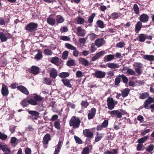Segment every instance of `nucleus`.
I'll return each mask as SVG.
<instances>
[{
	"label": "nucleus",
	"instance_id": "obj_1",
	"mask_svg": "<svg viewBox=\"0 0 154 154\" xmlns=\"http://www.w3.org/2000/svg\"><path fill=\"white\" fill-rule=\"evenodd\" d=\"M80 122V121L79 118L73 116L69 121V125L70 126H72L73 128H77L79 127Z\"/></svg>",
	"mask_w": 154,
	"mask_h": 154
},
{
	"label": "nucleus",
	"instance_id": "obj_34",
	"mask_svg": "<svg viewBox=\"0 0 154 154\" xmlns=\"http://www.w3.org/2000/svg\"><path fill=\"white\" fill-rule=\"evenodd\" d=\"M148 136H146L143 137H142L138 140L139 143L142 144V143H144L148 139Z\"/></svg>",
	"mask_w": 154,
	"mask_h": 154
},
{
	"label": "nucleus",
	"instance_id": "obj_29",
	"mask_svg": "<svg viewBox=\"0 0 154 154\" xmlns=\"http://www.w3.org/2000/svg\"><path fill=\"white\" fill-rule=\"evenodd\" d=\"M108 67L111 68H117L119 67V66L117 63H109L107 64Z\"/></svg>",
	"mask_w": 154,
	"mask_h": 154
},
{
	"label": "nucleus",
	"instance_id": "obj_44",
	"mask_svg": "<svg viewBox=\"0 0 154 154\" xmlns=\"http://www.w3.org/2000/svg\"><path fill=\"white\" fill-rule=\"evenodd\" d=\"M89 150L88 148L85 147L83 149L81 154H89Z\"/></svg>",
	"mask_w": 154,
	"mask_h": 154
},
{
	"label": "nucleus",
	"instance_id": "obj_15",
	"mask_svg": "<svg viewBox=\"0 0 154 154\" xmlns=\"http://www.w3.org/2000/svg\"><path fill=\"white\" fill-rule=\"evenodd\" d=\"M108 113L111 115H115L117 118H120L122 117L121 113L118 110L109 111Z\"/></svg>",
	"mask_w": 154,
	"mask_h": 154
},
{
	"label": "nucleus",
	"instance_id": "obj_55",
	"mask_svg": "<svg viewBox=\"0 0 154 154\" xmlns=\"http://www.w3.org/2000/svg\"><path fill=\"white\" fill-rule=\"evenodd\" d=\"M127 73L130 75H134L135 74L134 71L131 69H128L127 70Z\"/></svg>",
	"mask_w": 154,
	"mask_h": 154
},
{
	"label": "nucleus",
	"instance_id": "obj_61",
	"mask_svg": "<svg viewBox=\"0 0 154 154\" xmlns=\"http://www.w3.org/2000/svg\"><path fill=\"white\" fill-rule=\"evenodd\" d=\"M125 45V44L123 42H120L116 44V46L119 48H122L123 46Z\"/></svg>",
	"mask_w": 154,
	"mask_h": 154
},
{
	"label": "nucleus",
	"instance_id": "obj_11",
	"mask_svg": "<svg viewBox=\"0 0 154 154\" xmlns=\"http://www.w3.org/2000/svg\"><path fill=\"white\" fill-rule=\"evenodd\" d=\"M106 75L105 72L101 71H97L95 72L94 73L95 76L99 78H104Z\"/></svg>",
	"mask_w": 154,
	"mask_h": 154
},
{
	"label": "nucleus",
	"instance_id": "obj_64",
	"mask_svg": "<svg viewBox=\"0 0 154 154\" xmlns=\"http://www.w3.org/2000/svg\"><path fill=\"white\" fill-rule=\"evenodd\" d=\"M154 148V146L153 145L150 144L146 149V150L148 152H150L152 151Z\"/></svg>",
	"mask_w": 154,
	"mask_h": 154
},
{
	"label": "nucleus",
	"instance_id": "obj_39",
	"mask_svg": "<svg viewBox=\"0 0 154 154\" xmlns=\"http://www.w3.org/2000/svg\"><path fill=\"white\" fill-rule=\"evenodd\" d=\"M59 61V58L56 57H53L51 61V62L56 65H57Z\"/></svg>",
	"mask_w": 154,
	"mask_h": 154
},
{
	"label": "nucleus",
	"instance_id": "obj_48",
	"mask_svg": "<svg viewBox=\"0 0 154 154\" xmlns=\"http://www.w3.org/2000/svg\"><path fill=\"white\" fill-rule=\"evenodd\" d=\"M74 137L76 143L79 144H81L82 143V140L80 139V138L75 135L74 136Z\"/></svg>",
	"mask_w": 154,
	"mask_h": 154
},
{
	"label": "nucleus",
	"instance_id": "obj_23",
	"mask_svg": "<svg viewBox=\"0 0 154 154\" xmlns=\"http://www.w3.org/2000/svg\"><path fill=\"white\" fill-rule=\"evenodd\" d=\"M130 90L128 88H125L121 92V95L122 97L124 98L126 97L129 94Z\"/></svg>",
	"mask_w": 154,
	"mask_h": 154
},
{
	"label": "nucleus",
	"instance_id": "obj_59",
	"mask_svg": "<svg viewBox=\"0 0 154 154\" xmlns=\"http://www.w3.org/2000/svg\"><path fill=\"white\" fill-rule=\"evenodd\" d=\"M102 134H97L96 137L95 139V141L97 142L100 140L102 138Z\"/></svg>",
	"mask_w": 154,
	"mask_h": 154
},
{
	"label": "nucleus",
	"instance_id": "obj_3",
	"mask_svg": "<svg viewBox=\"0 0 154 154\" xmlns=\"http://www.w3.org/2000/svg\"><path fill=\"white\" fill-rule=\"evenodd\" d=\"M34 100L32 98L29 99V103L32 105H36L37 104V101H41L43 99V98L38 95H35L34 97Z\"/></svg>",
	"mask_w": 154,
	"mask_h": 154
},
{
	"label": "nucleus",
	"instance_id": "obj_27",
	"mask_svg": "<svg viewBox=\"0 0 154 154\" xmlns=\"http://www.w3.org/2000/svg\"><path fill=\"white\" fill-rule=\"evenodd\" d=\"M142 26V23L140 21L137 22L135 26V32L138 33L141 29Z\"/></svg>",
	"mask_w": 154,
	"mask_h": 154
},
{
	"label": "nucleus",
	"instance_id": "obj_57",
	"mask_svg": "<svg viewBox=\"0 0 154 154\" xmlns=\"http://www.w3.org/2000/svg\"><path fill=\"white\" fill-rule=\"evenodd\" d=\"M7 138V135L0 132V139L2 140H5Z\"/></svg>",
	"mask_w": 154,
	"mask_h": 154
},
{
	"label": "nucleus",
	"instance_id": "obj_43",
	"mask_svg": "<svg viewBox=\"0 0 154 154\" xmlns=\"http://www.w3.org/2000/svg\"><path fill=\"white\" fill-rule=\"evenodd\" d=\"M121 75H118L116 78L115 83V85H118L120 82L121 81Z\"/></svg>",
	"mask_w": 154,
	"mask_h": 154
},
{
	"label": "nucleus",
	"instance_id": "obj_47",
	"mask_svg": "<svg viewBox=\"0 0 154 154\" xmlns=\"http://www.w3.org/2000/svg\"><path fill=\"white\" fill-rule=\"evenodd\" d=\"M133 66L135 67H137L138 68H141L143 66V65L140 63L135 62L133 65Z\"/></svg>",
	"mask_w": 154,
	"mask_h": 154
},
{
	"label": "nucleus",
	"instance_id": "obj_42",
	"mask_svg": "<svg viewBox=\"0 0 154 154\" xmlns=\"http://www.w3.org/2000/svg\"><path fill=\"white\" fill-rule=\"evenodd\" d=\"M119 15L118 13L114 12L111 14L110 18L113 20L116 19L119 17Z\"/></svg>",
	"mask_w": 154,
	"mask_h": 154
},
{
	"label": "nucleus",
	"instance_id": "obj_17",
	"mask_svg": "<svg viewBox=\"0 0 154 154\" xmlns=\"http://www.w3.org/2000/svg\"><path fill=\"white\" fill-rule=\"evenodd\" d=\"M29 113L32 116V119H36L39 117V113L35 111H29Z\"/></svg>",
	"mask_w": 154,
	"mask_h": 154
},
{
	"label": "nucleus",
	"instance_id": "obj_53",
	"mask_svg": "<svg viewBox=\"0 0 154 154\" xmlns=\"http://www.w3.org/2000/svg\"><path fill=\"white\" fill-rule=\"evenodd\" d=\"M42 54L41 52L39 51L35 55V58L37 60H39L42 57Z\"/></svg>",
	"mask_w": 154,
	"mask_h": 154
},
{
	"label": "nucleus",
	"instance_id": "obj_45",
	"mask_svg": "<svg viewBox=\"0 0 154 154\" xmlns=\"http://www.w3.org/2000/svg\"><path fill=\"white\" fill-rule=\"evenodd\" d=\"M95 14L94 13H93L92 15L89 17L88 19V22L89 23H91L93 22V20L95 16Z\"/></svg>",
	"mask_w": 154,
	"mask_h": 154
},
{
	"label": "nucleus",
	"instance_id": "obj_5",
	"mask_svg": "<svg viewBox=\"0 0 154 154\" xmlns=\"http://www.w3.org/2000/svg\"><path fill=\"white\" fill-rule=\"evenodd\" d=\"M106 42L103 38H98L95 42V45L98 47H100L105 44Z\"/></svg>",
	"mask_w": 154,
	"mask_h": 154
},
{
	"label": "nucleus",
	"instance_id": "obj_31",
	"mask_svg": "<svg viewBox=\"0 0 154 154\" xmlns=\"http://www.w3.org/2000/svg\"><path fill=\"white\" fill-rule=\"evenodd\" d=\"M149 94L147 92L143 93L140 94L139 98L141 99H144L148 97Z\"/></svg>",
	"mask_w": 154,
	"mask_h": 154
},
{
	"label": "nucleus",
	"instance_id": "obj_46",
	"mask_svg": "<svg viewBox=\"0 0 154 154\" xmlns=\"http://www.w3.org/2000/svg\"><path fill=\"white\" fill-rule=\"evenodd\" d=\"M60 125L59 122L56 121L54 122V126L58 130H60Z\"/></svg>",
	"mask_w": 154,
	"mask_h": 154
},
{
	"label": "nucleus",
	"instance_id": "obj_14",
	"mask_svg": "<svg viewBox=\"0 0 154 154\" xmlns=\"http://www.w3.org/2000/svg\"><path fill=\"white\" fill-rule=\"evenodd\" d=\"M17 88L22 93L28 95L29 94V92L27 90V89L25 87L22 85L17 86Z\"/></svg>",
	"mask_w": 154,
	"mask_h": 154
},
{
	"label": "nucleus",
	"instance_id": "obj_25",
	"mask_svg": "<svg viewBox=\"0 0 154 154\" xmlns=\"http://www.w3.org/2000/svg\"><path fill=\"white\" fill-rule=\"evenodd\" d=\"M47 22L49 24L53 26L55 23V20L54 19L49 17L47 18Z\"/></svg>",
	"mask_w": 154,
	"mask_h": 154
},
{
	"label": "nucleus",
	"instance_id": "obj_4",
	"mask_svg": "<svg viewBox=\"0 0 154 154\" xmlns=\"http://www.w3.org/2000/svg\"><path fill=\"white\" fill-rule=\"evenodd\" d=\"M115 103L117 104V102L114 101L112 98H110L109 97L107 98V106L109 109L112 110L114 108L115 106Z\"/></svg>",
	"mask_w": 154,
	"mask_h": 154
},
{
	"label": "nucleus",
	"instance_id": "obj_24",
	"mask_svg": "<svg viewBox=\"0 0 154 154\" xmlns=\"http://www.w3.org/2000/svg\"><path fill=\"white\" fill-rule=\"evenodd\" d=\"M96 36V35L94 33L90 32L87 35L86 37L87 39H88L91 41H93L95 39Z\"/></svg>",
	"mask_w": 154,
	"mask_h": 154
},
{
	"label": "nucleus",
	"instance_id": "obj_32",
	"mask_svg": "<svg viewBox=\"0 0 154 154\" xmlns=\"http://www.w3.org/2000/svg\"><path fill=\"white\" fill-rule=\"evenodd\" d=\"M146 38V34H141L139 36V41L141 42H144Z\"/></svg>",
	"mask_w": 154,
	"mask_h": 154
},
{
	"label": "nucleus",
	"instance_id": "obj_52",
	"mask_svg": "<svg viewBox=\"0 0 154 154\" xmlns=\"http://www.w3.org/2000/svg\"><path fill=\"white\" fill-rule=\"evenodd\" d=\"M45 54L47 55H51L52 54V51L48 49H45L44 51Z\"/></svg>",
	"mask_w": 154,
	"mask_h": 154
},
{
	"label": "nucleus",
	"instance_id": "obj_30",
	"mask_svg": "<svg viewBox=\"0 0 154 154\" xmlns=\"http://www.w3.org/2000/svg\"><path fill=\"white\" fill-rule=\"evenodd\" d=\"M56 20L57 23H63L64 19L62 17L59 15L56 16Z\"/></svg>",
	"mask_w": 154,
	"mask_h": 154
},
{
	"label": "nucleus",
	"instance_id": "obj_26",
	"mask_svg": "<svg viewBox=\"0 0 154 154\" xmlns=\"http://www.w3.org/2000/svg\"><path fill=\"white\" fill-rule=\"evenodd\" d=\"M57 76V74L56 70L54 68H52L51 71L50 76L54 79Z\"/></svg>",
	"mask_w": 154,
	"mask_h": 154
},
{
	"label": "nucleus",
	"instance_id": "obj_6",
	"mask_svg": "<svg viewBox=\"0 0 154 154\" xmlns=\"http://www.w3.org/2000/svg\"><path fill=\"white\" fill-rule=\"evenodd\" d=\"M77 34L78 36H84L86 34V31L81 26L77 27Z\"/></svg>",
	"mask_w": 154,
	"mask_h": 154
},
{
	"label": "nucleus",
	"instance_id": "obj_12",
	"mask_svg": "<svg viewBox=\"0 0 154 154\" xmlns=\"http://www.w3.org/2000/svg\"><path fill=\"white\" fill-rule=\"evenodd\" d=\"M105 53L104 51H100L96 54V55L94 56L92 58V61H94L99 58V57L103 55Z\"/></svg>",
	"mask_w": 154,
	"mask_h": 154
},
{
	"label": "nucleus",
	"instance_id": "obj_33",
	"mask_svg": "<svg viewBox=\"0 0 154 154\" xmlns=\"http://www.w3.org/2000/svg\"><path fill=\"white\" fill-rule=\"evenodd\" d=\"M0 39L1 41L2 42H5L7 39L5 35L2 32L0 33Z\"/></svg>",
	"mask_w": 154,
	"mask_h": 154
},
{
	"label": "nucleus",
	"instance_id": "obj_10",
	"mask_svg": "<svg viewBox=\"0 0 154 154\" xmlns=\"http://www.w3.org/2000/svg\"><path fill=\"white\" fill-rule=\"evenodd\" d=\"M63 142L59 140L58 144L55 146V150L54 154H59Z\"/></svg>",
	"mask_w": 154,
	"mask_h": 154
},
{
	"label": "nucleus",
	"instance_id": "obj_40",
	"mask_svg": "<svg viewBox=\"0 0 154 154\" xmlns=\"http://www.w3.org/2000/svg\"><path fill=\"white\" fill-rule=\"evenodd\" d=\"M85 20L81 17H78L77 18V22L79 24H82L85 22Z\"/></svg>",
	"mask_w": 154,
	"mask_h": 154
},
{
	"label": "nucleus",
	"instance_id": "obj_41",
	"mask_svg": "<svg viewBox=\"0 0 154 154\" xmlns=\"http://www.w3.org/2000/svg\"><path fill=\"white\" fill-rule=\"evenodd\" d=\"M133 9H134V10L135 13L136 14H139V8L138 5L137 4H134V5Z\"/></svg>",
	"mask_w": 154,
	"mask_h": 154
},
{
	"label": "nucleus",
	"instance_id": "obj_20",
	"mask_svg": "<svg viewBox=\"0 0 154 154\" xmlns=\"http://www.w3.org/2000/svg\"><path fill=\"white\" fill-rule=\"evenodd\" d=\"M83 134L85 136L89 138H91L93 136L92 132L87 129L83 130Z\"/></svg>",
	"mask_w": 154,
	"mask_h": 154
},
{
	"label": "nucleus",
	"instance_id": "obj_38",
	"mask_svg": "<svg viewBox=\"0 0 154 154\" xmlns=\"http://www.w3.org/2000/svg\"><path fill=\"white\" fill-rule=\"evenodd\" d=\"M97 24L98 26L101 28H103L104 27V25L103 22L100 20H98L97 22Z\"/></svg>",
	"mask_w": 154,
	"mask_h": 154
},
{
	"label": "nucleus",
	"instance_id": "obj_16",
	"mask_svg": "<svg viewBox=\"0 0 154 154\" xmlns=\"http://www.w3.org/2000/svg\"><path fill=\"white\" fill-rule=\"evenodd\" d=\"M96 113V109L94 108H92L89 111L88 115V119H91L94 117Z\"/></svg>",
	"mask_w": 154,
	"mask_h": 154
},
{
	"label": "nucleus",
	"instance_id": "obj_60",
	"mask_svg": "<svg viewBox=\"0 0 154 154\" xmlns=\"http://www.w3.org/2000/svg\"><path fill=\"white\" fill-rule=\"evenodd\" d=\"M73 54L74 56L75 57H77L79 56V52L77 50L76 48H75V49L73 50Z\"/></svg>",
	"mask_w": 154,
	"mask_h": 154
},
{
	"label": "nucleus",
	"instance_id": "obj_35",
	"mask_svg": "<svg viewBox=\"0 0 154 154\" xmlns=\"http://www.w3.org/2000/svg\"><path fill=\"white\" fill-rule=\"evenodd\" d=\"M69 75V74L67 72H62L59 74L60 77L62 78H65L68 77Z\"/></svg>",
	"mask_w": 154,
	"mask_h": 154
},
{
	"label": "nucleus",
	"instance_id": "obj_28",
	"mask_svg": "<svg viewBox=\"0 0 154 154\" xmlns=\"http://www.w3.org/2000/svg\"><path fill=\"white\" fill-rule=\"evenodd\" d=\"M62 81L64 85L69 88H71V84L70 83L69 80L66 79H62Z\"/></svg>",
	"mask_w": 154,
	"mask_h": 154
},
{
	"label": "nucleus",
	"instance_id": "obj_56",
	"mask_svg": "<svg viewBox=\"0 0 154 154\" xmlns=\"http://www.w3.org/2000/svg\"><path fill=\"white\" fill-rule=\"evenodd\" d=\"M121 78L122 79L123 82L124 83H126L128 81V79L124 75H121Z\"/></svg>",
	"mask_w": 154,
	"mask_h": 154
},
{
	"label": "nucleus",
	"instance_id": "obj_37",
	"mask_svg": "<svg viewBox=\"0 0 154 154\" xmlns=\"http://www.w3.org/2000/svg\"><path fill=\"white\" fill-rule=\"evenodd\" d=\"M29 104V100L26 99L23 100L21 103V105L23 107L26 106Z\"/></svg>",
	"mask_w": 154,
	"mask_h": 154
},
{
	"label": "nucleus",
	"instance_id": "obj_49",
	"mask_svg": "<svg viewBox=\"0 0 154 154\" xmlns=\"http://www.w3.org/2000/svg\"><path fill=\"white\" fill-rule=\"evenodd\" d=\"M145 101L150 104L152 103H154V100L152 98L149 97Z\"/></svg>",
	"mask_w": 154,
	"mask_h": 154
},
{
	"label": "nucleus",
	"instance_id": "obj_36",
	"mask_svg": "<svg viewBox=\"0 0 154 154\" xmlns=\"http://www.w3.org/2000/svg\"><path fill=\"white\" fill-rule=\"evenodd\" d=\"M65 46L67 49L72 50H74L75 48L73 45L69 43H66L65 44Z\"/></svg>",
	"mask_w": 154,
	"mask_h": 154
},
{
	"label": "nucleus",
	"instance_id": "obj_62",
	"mask_svg": "<svg viewBox=\"0 0 154 154\" xmlns=\"http://www.w3.org/2000/svg\"><path fill=\"white\" fill-rule=\"evenodd\" d=\"M81 104L82 106L84 108H86L89 105L88 103L86 101H82Z\"/></svg>",
	"mask_w": 154,
	"mask_h": 154
},
{
	"label": "nucleus",
	"instance_id": "obj_19",
	"mask_svg": "<svg viewBox=\"0 0 154 154\" xmlns=\"http://www.w3.org/2000/svg\"><path fill=\"white\" fill-rule=\"evenodd\" d=\"M143 58L146 60L150 61H154V56L151 55H143Z\"/></svg>",
	"mask_w": 154,
	"mask_h": 154
},
{
	"label": "nucleus",
	"instance_id": "obj_13",
	"mask_svg": "<svg viewBox=\"0 0 154 154\" xmlns=\"http://www.w3.org/2000/svg\"><path fill=\"white\" fill-rule=\"evenodd\" d=\"M105 53L104 51H100L96 54V55L94 56L92 58V61H94L99 58V57L103 55Z\"/></svg>",
	"mask_w": 154,
	"mask_h": 154
},
{
	"label": "nucleus",
	"instance_id": "obj_50",
	"mask_svg": "<svg viewBox=\"0 0 154 154\" xmlns=\"http://www.w3.org/2000/svg\"><path fill=\"white\" fill-rule=\"evenodd\" d=\"M1 149L4 152H9L10 150L8 149L6 145L1 146V147H0Z\"/></svg>",
	"mask_w": 154,
	"mask_h": 154
},
{
	"label": "nucleus",
	"instance_id": "obj_63",
	"mask_svg": "<svg viewBox=\"0 0 154 154\" xmlns=\"http://www.w3.org/2000/svg\"><path fill=\"white\" fill-rule=\"evenodd\" d=\"M24 152L25 154H31V150L30 148L28 147L25 149Z\"/></svg>",
	"mask_w": 154,
	"mask_h": 154
},
{
	"label": "nucleus",
	"instance_id": "obj_8",
	"mask_svg": "<svg viewBox=\"0 0 154 154\" xmlns=\"http://www.w3.org/2000/svg\"><path fill=\"white\" fill-rule=\"evenodd\" d=\"M149 18V17L147 15L143 14L140 16L139 20L141 22L146 23L148 21Z\"/></svg>",
	"mask_w": 154,
	"mask_h": 154
},
{
	"label": "nucleus",
	"instance_id": "obj_21",
	"mask_svg": "<svg viewBox=\"0 0 154 154\" xmlns=\"http://www.w3.org/2000/svg\"><path fill=\"white\" fill-rule=\"evenodd\" d=\"M51 140L50 135L49 134H46L43 139V143L44 144H47L48 143L49 140Z\"/></svg>",
	"mask_w": 154,
	"mask_h": 154
},
{
	"label": "nucleus",
	"instance_id": "obj_58",
	"mask_svg": "<svg viewBox=\"0 0 154 154\" xmlns=\"http://www.w3.org/2000/svg\"><path fill=\"white\" fill-rule=\"evenodd\" d=\"M150 131V129H147L141 132V134L143 136H144L147 133H148Z\"/></svg>",
	"mask_w": 154,
	"mask_h": 154
},
{
	"label": "nucleus",
	"instance_id": "obj_9",
	"mask_svg": "<svg viewBox=\"0 0 154 154\" xmlns=\"http://www.w3.org/2000/svg\"><path fill=\"white\" fill-rule=\"evenodd\" d=\"M30 72L34 75H36L38 73L39 68L35 66H32L29 69Z\"/></svg>",
	"mask_w": 154,
	"mask_h": 154
},
{
	"label": "nucleus",
	"instance_id": "obj_54",
	"mask_svg": "<svg viewBox=\"0 0 154 154\" xmlns=\"http://www.w3.org/2000/svg\"><path fill=\"white\" fill-rule=\"evenodd\" d=\"M75 60H71L67 63V64L69 66H73L75 65Z\"/></svg>",
	"mask_w": 154,
	"mask_h": 154
},
{
	"label": "nucleus",
	"instance_id": "obj_22",
	"mask_svg": "<svg viewBox=\"0 0 154 154\" xmlns=\"http://www.w3.org/2000/svg\"><path fill=\"white\" fill-rule=\"evenodd\" d=\"M79 60L80 63L85 66H87L89 64L88 61L84 58L82 57L80 58Z\"/></svg>",
	"mask_w": 154,
	"mask_h": 154
},
{
	"label": "nucleus",
	"instance_id": "obj_7",
	"mask_svg": "<svg viewBox=\"0 0 154 154\" xmlns=\"http://www.w3.org/2000/svg\"><path fill=\"white\" fill-rule=\"evenodd\" d=\"M1 93L4 96H7L9 94V91L7 86L4 84L2 85Z\"/></svg>",
	"mask_w": 154,
	"mask_h": 154
},
{
	"label": "nucleus",
	"instance_id": "obj_2",
	"mask_svg": "<svg viewBox=\"0 0 154 154\" xmlns=\"http://www.w3.org/2000/svg\"><path fill=\"white\" fill-rule=\"evenodd\" d=\"M38 25L34 23H31L27 24L26 26L25 29L27 31L32 32L36 30Z\"/></svg>",
	"mask_w": 154,
	"mask_h": 154
},
{
	"label": "nucleus",
	"instance_id": "obj_51",
	"mask_svg": "<svg viewBox=\"0 0 154 154\" xmlns=\"http://www.w3.org/2000/svg\"><path fill=\"white\" fill-rule=\"evenodd\" d=\"M68 55V52L67 51H64L62 57L63 59L65 60L67 58Z\"/></svg>",
	"mask_w": 154,
	"mask_h": 154
},
{
	"label": "nucleus",
	"instance_id": "obj_18",
	"mask_svg": "<svg viewBox=\"0 0 154 154\" xmlns=\"http://www.w3.org/2000/svg\"><path fill=\"white\" fill-rule=\"evenodd\" d=\"M115 59L114 55L109 54L106 55L104 57L103 60L104 62H109Z\"/></svg>",
	"mask_w": 154,
	"mask_h": 154
}]
</instances>
